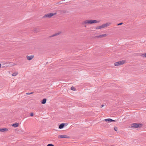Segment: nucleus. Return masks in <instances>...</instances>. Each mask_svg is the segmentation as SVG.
Returning a JSON list of instances; mask_svg holds the SVG:
<instances>
[{"instance_id":"1","label":"nucleus","mask_w":146,"mask_h":146,"mask_svg":"<svg viewBox=\"0 0 146 146\" xmlns=\"http://www.w3.org/2000/svg\"><path fill=\"white\" fill-rule=\"evenodd\" d=\"M100 22V21H98L96 20H86L84 21V23L85 24H92L99 23Z\"/></svg>"},{"instance_id":"2","label":"nucleus","mask_w":146,"mask_h":146,"mask_svg":"<svg viewBox=\"0 0 146 146\" xmlns=\"http://www.w3.org/2000/svg\"><path fill=\"white\" fill-rule=\"evenodd\" d=\"M142 126V124L140 123H133L131 124V127L137 128L140 127Z\"/></svg>"},{"instance_id":"3","label":"nucleus","mask_w":146,"mask_h":146,"mask_svg":"<svg viewBox=\"0 0 146 146\" xmlns=\"http://www.w3.org/2000/svg\"><path fill=\"white\" fill-rule=\"evenodd\" d=\"M125 62V60H122L120 61L117 62H116L114 63L115 66H118L122 65Z\"/></svg>"},{"instance_id":"4","label":"nucleus","mask_w":146,"mask_h":146,"mask_svg":"<svg viewBox=\"0 0 146 146\" xmlns=\"http://www.w3.org/2000/svg\"><path fill=\"white\" fill-rule=\"evenodd\" d=\"M56 13H49L48 14H46V15H44L43 17V18H45L46 17H48V18H50L52 16L54 15H56Z\"/></svg>"},{"instance_id":"5","label":"nucleus","mask_w":146,"mask_h":146,"mask_svg":"<svg viewBox=\"0 0 146 146\" xmlns=\"http://www.w3.org/2000/svg\"><path fill=\"white\" fill-rule=\"evenodd\" d=\"M58 138H69V137L66 135H60L58 137Z\"/></svg>"},{"instance_id":"6","label":"nucleus","mask_w":146,"mask_h":146,"mask_svg":"<svg viewBox=\"0 0 146 146\" xmlns=\"http://www.w3.org/2000/svg\"><path fill=\"white\" fill-rule=\"evenodd\" d=\"M33 57V55L27 56H26L27 60H32Z\"/></svg>"},{"instance_id":"7","label":"nucleus","mask_w":146,"mask_h":146,"mask_svg":"<svg viewBox=\"0 0 146 146\" xmlns=\"http://www.w3.org/2000/svg\"><path fill=\"white\" fill-rule=\"evenodd\" d=\"M111 23H108L106 24H103L102 25L103 28H104L107 27L108 26H109L110 25Z\"/></svg>"},{"instance_id":"8","label":"nucleus","mask_w":146,"mask_h":146,"mask_svg":"<svg viewBox=\"0 0 146 146\" xmlns=\"http://www.w3.org/2000/svg\"><path fill=\"white\" fill-rule=\"evenodd\" d=\"M61 33V32L60 31V32H58L57 33H55L53 35H52L50 36V37H54V36H58V35H59Z\"/></svg>"},{"instance_id":"9","label":"nucleus","mask_w":146,"mask_h":146,"mask_svg":"<svg viewBox=\"0 0 146 146\" xmlns=\"http://www.w3.org/2000/svg\"><path fill=\"white\" fill-rule=\"evenodd\" d=\"M8 131V129L6 128H3L0 129V131L1 132H4Z\"/></svg>"},{"instance_id":"10","label":"nucleus","mask_w":146,"mask_h":146,"mask_svg":"<svg viewBox=\"0 0 146 146\" xmlns=\"http://www.w3.org/2000/svg\"><path fill=\"white\" fill-rule=\"evenodd\" d=\"M106 121H108V122H112V121H115L114 120H113L111 119L108 118L104 120Z\"/></svg>"},{"instance_id":"11","label":"nucleus","mask_w":146,"mask_h":146,"mask_svg":"<svg viewBox=\"0 0 146 146\" xmlns=\"http://www.w3.org/2000/svg\"><path fill=\"white\" fill-rule=\"evenodd\" d=\"M65 126V124L64 123H62L60 124L59 126V128L60 129L63 128Z\"/></svg>"},{"instance_id":"12","label":"nucleus","mask_w":146,"mask_h":146,"mask_svg":"<svg viewBox=\"0 0 146 146\" xmlns=\"http://www.w3.org/2000/svg\"><path fill=\"white\" fill-rule=\"evenodd\" d=\"M18 126H19V123H17L13 124L12 125V126L13 127H17Z\"/></svg>"},{"instance_id":"13","label":"nucleus","mask_w":146,"mask_h":146,"mask_svg":"<svg viewBox=\"0 0 146 146\" xmlns=\"http://www.w3.org/2000/svg\"><path fill=\"white\" fill-rule=\"evenodd\" d=\"M107 36L106 34H103V35H99V36H97V37L98 38H101V37H105V36Z\"/></svg>"},{"instance_id":"14","label":"nucleus","mask_w":146,"mask_h":146,"mask_svg":"<svg viewBox=\"0 0 146 146\" xmlns=\"http://www.w3.org/2000/svg\"><path fill=\"white\" fill-rule=\"evenodd\" d=\"M102 28H103L102 25L97 27H96V29H99Z\"/></svg>"},{"instance_id":"15","label":"nucleus","mask_w":146,"mask_h":146,"mask_svg":"<svg viewBox=\"0 0 146 146\" xmlns=\"http://www.w3.org/2000/svg\"><path fill=\"white\" fill-rule=\"evenodd\" d=\"M46 99L44 98V99H43L42 102H41L42 104H45L46 102Z\"/></svg>"},{"instance_id":"16","label":"nucleus","mask_w":146,"mask_h":146,"mask_svg":"<svg viewBox=\"0 0 146 146\" xmlns=\"http://www.w3.org/2000/svg\"><path fill=\"white\" fill-rule=\"evenodd\" d=\"M18 74V72H16L12 74V75L13 76H17Z\"/></svg>"},{"instance_id":"17","label":"nucleus","mask_w":146,"mask_h":146,"mask_svg":"<svg viewBox=\"0 0 146 146\" xmlns=\"http://www.w3.org/2000/svg\"><path fill=\"white\" fill-rule=\"evenodd\" d=\"M71 89L72 90H73V91H75L76 90V88H75L73 86H72L71 88Z\"/></svg>"},{"instance_id":"18","label":"nucleus","mask_w":146,"mask_h":146,"mask_svg":"<svg viewBox=\"0 0 146 146\" xmlns=\"http://www.w3.org/2000/svg\"><path fill=\"white\" fill-rule=\"evenodd\" d=\"M142 57H146V53H145L144 54H143L141 55Z\"/></svg>"},{"instance_id":"19","label":"nucleus","mask_w":146,"mask_h":146,"mask_svg":"<svg viewBox=\"0 0 146 146\" xmlns=\"http://www.w3.org/2000/svg\"><path fill=\"white\" fill-rule=\"evenodd\" d=\"M114 130L115 131H117V130H118V128H117V127H114Z\"/></svg>"},{"instance_id":"20","label":"nucleus","mask_w":146,"mask_h":146,"mask_svg":"<svg viewBox=\"0 0 146 146\" xmlns=\"http://www.w3.org/2000/svg\"><path fill=\"white\" fill-rule=\"evenodd\" d=\"M33 93H34L33 92H32L31 93H27L26 94H27V95H30V94H33Z\"/></svg>"},{"instance_id":"21","label":"nucleus","mask_w":146,"mask_h":146,"mask_svg":"<svg viewBox=\"0 0 146 146\" xmlns=\"http://www.w3.org/2000/svg\"><path fill=\"white\" fill-rule=\"evenodd\" d=\"M47 146H54L53 144H48L47 145Z\"/></svg>"},{"instance_id":"22","label":"nucleus","mask_w":146,"mask_h":146,"mask_svg":"<svg viewBox=\"0 0 146 146\" xmlns=\"http://www.w3.org/2000/svg\"><path fill=\"white\" fill-rule=\"evenodd\" d=\"M122 24H123V23H119L117 25L118 26V25H122Z\"/></svg>"},{"instance_id":"23","label":"nucleus","mask_w":146,"mask_h":146,"mask_svg":"<svg viewBox=\"0 0 146 146\" xmlns=\"http://www.w3.org/2000/svg\"><path fill=\"white\" fill-rule=\"evenodd\" d=\"M34 114L33 113H31L30 114V115L31 116H33Z\"/></svg>"},{"instance_id":"24","label":"nucleus","mask_w":146,"mask_h":146,"mask_svg":"<svg viewBox=\"0 0 146 146\" xmlns=\"http://www.w3.org/2000/svg\"><path fill=\"white\" fill-rule=\"evenodd\" d=\"M104 105H102L101 106V108H102L103 107H104Z\"/></svg>"},{"instance_id":"25","label":"nucleus","mask_w":146,"mask_h":146,"mask_svg":"<svg viewBox=\"0 0 146 146\" xmlns=\"http://www.w3.org/2000/svg\"><path fill=\"white\" fill-rule=\"evenodd\" d=\"M1 64H0V68H1Z\"/></svg>"}]
</instances>
